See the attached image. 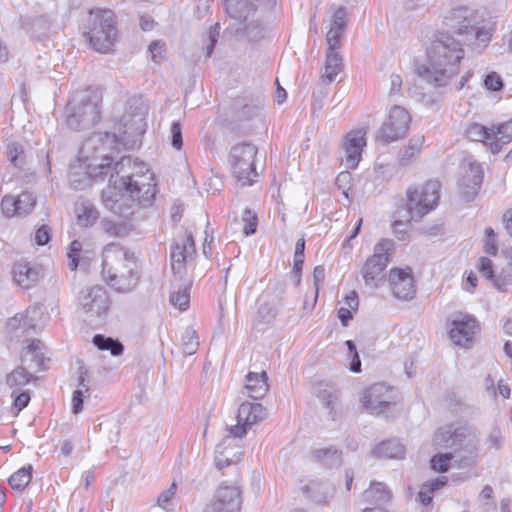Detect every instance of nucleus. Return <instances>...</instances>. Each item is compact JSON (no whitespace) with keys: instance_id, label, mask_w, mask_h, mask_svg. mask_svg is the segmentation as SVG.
<instances>
[{"instance_id":"nucleus-1","label":"nucleus","mask_w":512,"mask_h":512,"mask_svg":"<svg viewBox=\"0 0 512 512\" xmlns=\"http://www.w3.org/2000/svg\"><path fill=\"white\" fill-rule=\"evenodd\" d=\"M117 144L116 135L107 132L96 133L88 138L81 151L84 153L93 149L95 154L102 157V162L86 165L84 169L90 182L91 180H104L111 171L118 175L125 167H131L132 164L135 167H140L141 173L122 176L119 182H114L113 187L109 186L102 192V200L106 208L124 219H130L139 207L152 205L156 195V182L154 174L148 168H146V172L142 171L145 164L138 163L131 156H123L112 166L113 158L104 152L107 148H115Z\"/></svg>"},{"instance_id":"nucleus-2","label":"nucleus","mask_w":512,"mask_h":512,"mask_svg":"<svg viewBox=\"0 0 512 512\" xmlns=\"http://www.w3.org/2000/svg\"><path fill=\"white\" fill-rule=\"evenodd\" d=\"M464 49L448 32H439L427 49V64L419 75L434 87H445L459 73Z\"/></svg>"},{"instance_id":"nucleus-3","label":"nucleus","mask_w":512,"mask_h":512,"mask_svg":"<svg viewBox=\"0 0 512 512\" xmlns=\"http://www.w3.org/2000/svg\"><path fill=\"white\" fill-rule=\"evenodd\" d=\"M102 256L103 281L117 293L133 292L142 277V270L135 252L112 242L104 247Z\"/></svg>"},{"instance_id":"nucleus-4","label":"nucleus","mask_w":512,"mask_h":512,"mask_svg":"<svg viewBox=\"0 0 512 512\" xmlns=\"http://www.w3.org/2000/svg\"><path fill=\"white\" fill-rule=\"evenodd\" d=\"M443 23L448 31L462 37L465 45L482 51L492 40L495 28L485 22L480 13L468 6H459L447 12Z\"/></svg>"},{"instance_id":"nucleus-5","label":"nucleus","mask_w":512,"mask_h":512,"mask_svg":"<svg viewBox=\"0 0 512 512\" xmlns=\"http://www.w3.org/2000/svg\"><path fill=\"white\" fill-rule=\"evenodd\" d=\"M479 435L472 427L454 424L439 428L433 437L436 449H452L461 466L474 464L478 457Z\"/></svg>"},{"instance_id":"nucleus-6","label":"nucleus","mask_w":512,"mask_h":512,"mask_svg":"<svg viewBox=\"0 0 512 512\" xmlns=\"http://www.w3.org/2000/svg\"><path fill=\"white\" fill-rule=\"evenodd\" d=\"M101 96L84 90L73 94L66 108V124L71 130L87 129L100 119Z\"/></svg>"},{"instance_id":"nucleus-7","label":"nucleus","mask_w":512,"mask_h":512,"mask_svg":"<svg viewBox=\"0 0 512 512\" xmlns=\"http://www.w3.org/2000/svg\"><path fill=\"white\" fill-rule=\"evenodd\" d=\"M115 18L114 12L109 9L89 11V25L83 36L95 51L108 53L112 50L117 38Z\"/></svg>"},{"instance_id":"nucleus-8","label":"nucleus","mask_w":512,"mask_h":512,"mask_svg":"<svg viewBox=\"0 0 512 512\" xmlns=\"http://www.w3.org/2000/svg\"><path fill=\"white\" fill-rule=\"evenodd\" d=\"M257 147L250 142L238 143L231 147L228 163L231 173L241 186H250L258 177L256 171Z\"/></svg>"},{"instance_id":"nucleus-9","label":"nucleus","mask_w":512,"mask_h":512,"mask_svg":"<svg viewBox=\"0 0 512 512\" xmlns=\"http://www.w3.org/2000/svg\"><path fill=\"white\" fill-rule=\"evenodd\" d=\"M395 249V243L391 239H381L361 269V274L367 286L377 288L384 279V270L390 262Z\"/></svg>"},{"instance_id":"nucleus-10","label":"nucleus","mask_w":512,"mask_h":512,"mask_svg":"<svg viewBox=\"0 0 512 512\" xmlns=\"http://www.w3.org/2000/svg\"><path fill=\"white\" fill-rule=\"evenodd\" d=\"M441 184L437 180H429L421 187L409 188L407 194V210L412 219H421L435 209L440 198Z\"/></svg>"},{"instance_id":"nucleus-11","label":"nucleus","mask_w":512,"mask_h":512,"mask_svg":"<svg viewBox=\"0 0 512 512\" xmlns=\"http://www.w3.org/2000/svg\"><path fill=\"white\" fill-rule=\"evenodd\" d=\"M411 122V117L403 107L395 105L390 109L388 118L383 122L377 133V140L388 144L403 138Z\"/></svg>"},{"instance_id":"nucleus-12","label":"nucleus","mask_w":512,"mask_h":512,"mask_svg":"<svg viewBox=\"0 0 512 512\" xmlns=\"http://www.w3.org/2000/svg\"><path fill=\"white\" fill-rule=\"evenodd\" d=\"M195 254V242L191 232L186 233L184 238L173 241L170 246V263L173 274L182 279L187 271V262L193 259Z\"/></svg>"},{"instance_id":"nucleus-13","label":"nucleus","mask_w":512,"mask_h":512,"mask_svg":"<svg viewBox=\"0 0 512 512\" xmlns=\"http://www.w3.org/2000/svg\"><path fill=\"white\" fill-rule=\"evenodd\" d=\"M266 417V409L260 403L243 402L237 413V424L228 428L231 438H242L247 429Z\"/></svg>"},{"instance_id":"nucleus-14","label":"nucleus","mask_w":512,"mask_h":512,"mask_svg":"<svg viewBox=\"0 0 512 512\" xmlns=\"http://www.w3.org/2000/svg\"><path fill=\"white\" fill-rule=\"evenodd\" d=\"M78 300L85 313L96 317L107 314L111 304L108 292L99 285L81 290Z\"/></svg>"},{"instance_id":"nucleus-15","label":"nucleus","mask_w":512,"mask_h":512,"mask_svg":"<svg viewBox=\"0 0 512 512\" xmlns=\"http://www.w3.org/2000/svg\"><path fill=\"white\" fill-rule=\"evenodd\" d=\"M478 331L477 319L473 315L459 312L453 316L449 336L456 345L468 347Z\"/></svg>"},{"instance_id":"nucleus-16","label":"nucleus","mask_w":512,"mask_h":512,"mask_svg":"<svg viewBox=\"0 0 512 512\" xmlns=\"http://www.w3.org/2000/svg\"><path fill=\"white\" fill-rule=\"evenodd\" d=\"M242 505L241 490L237 486L220 485L214 498L204 512H240Z\"/></svg>"},{"instance_id":"nucleus-17","label":"nucleus","mask_w":512,"mask_h":512,"mask_svg":"<svg viewBox=\"0 0 512 512\" xmlns=\"http://www.w3.org/2000/svg\"><path fill=\"white\" fill-rule=\"evenodd\" d=\"M224 5L228 16L240 24L254 17L258 8H273L276 0H224Z\"/></svg>"},{"instance_id":"nucleus-18","label":"nucleus","mask_w":512,"mask_h":512,"mask_svg":"<svg viewBox=\"0 0 512 512\" xmlns=\"http://www.w3.org/2000/svg\"><path fill=\"white\" fill-rule=\"evenodd\" d=\"M392 399V390L388 386L375 383L363 392L361 402L370 414L379 415L390 406Z\"/></svg>"},{"instance_id":"nucleus-19","label":"nucleus","mask_w":512,"mask_h":512,"mask_svg":"<svg viewBox=\"0 0 512 512\" xmlns=\"http://www.w3.org/2000/svg\"><path fill=\"white\" fill-rule=\"evenodd\" d=\"M389 283L392 294L400 300H410L415 296L416 289L412 270L394 268L389 273Z\"/></svg>"},{"instance_id":"nucleus-20","label":"nucleus","mask_w":512,"mask_h":512,"mask_svg":"<svg viewBox=\"0 0 512 512\" xmlns=\"http://www.w3.org/2000/svg\"><path fill=\"white\" fill-rule=\"evenodd\" d=\"M483 181V170L476 161H469L464 166V172L459 182L462 197L466 201H472L478 194Z\"/></svg>"},{"instance_id":"nucleus-21","label":"nucleus","mask_w":512,"mask_h":512,"mask_svg":"<svg viewBox=\"0 0 512 512\" xmlns=\"http://www.w3.org/2000/svg\"><path fill=\"white\" fill-rule=\"evenodd\" d=\"M365 145V132L362 130L351 131L345 136L342 148L347 168L355 169L358 166Z\"/></svg>"},{"instance_id":"nucleus-22","label":"nucleus","mask_w":512,"mask_h":512,"mask_svg":"<svg viewBox=\"0 0 512 512\" xmlns=\"http://www.w3.org/2000/svg\"><path fill=\"white\" fill-rule=\"evenodd\" d=\"M465 136L471 141L482 142L493 154L500 152V147L495 141V135L490 132V128L479 123H470L466 130Z\"/></svg>"},{"instance_id":"nucleus-23","label":"nucleus","mask_w":512,"mask_h":512,"mask_svg":"<svg viewBox=\"0 0 512 512\" xmlns=\"http://www.w3.org/2000/svg\"><path fill=\"white\" fill-rule=\"evenodd\" d=\"M39 270L30 263L20 261L15 263L13 267V278L17 285L23 289H29L39 280Z\"/></svg>"},{"instance_id":"nucleus-24","label":"nucleus","mask_w":512,"mask_h":512,"mask_svg":"<svg viewBox=\"0 0 512 512\" xmlns=\"http://www.w3.org/2000/svg\"><path fill=\"white\" fill-rule=\"evenodd\" d=\"M347 25V11L346 8L339 7L332 16L330 29L326 35L328 47H339L340 38L343 35Z\"/></svg>"},{"instance_id":"nucleus-25","label":"nucleus","mask_w":512,"mask_h":512,"mask_svg":"<svg viewBox=\"0 0 512 512\" xmlns=\"http://www.w3.org/2000/svg\"><path fill=\"white\" fill-rule=\"evenodd\" d=\"M267 380L268 377L264 371L261 373L249 372L246 376L245 385L248 396L255 400L263 398L269 390Z\"/></svg>"},{"instance_id":"nucleus-26","label":"nucleus","mask_w":512,"mask_h":512,"mask_svg":"<svg viewBox=\"0 0 512 512\" xmlns=\"http://www.w3.org/2000/svg\"><path fill=\"white\" fill-rule=\"evenodd\" d=\"M337 48L338 47L327 48L324 73L321 75L322 81L326 84L333 82L343 67V59L336 51Z\"/></svg>"},{"instance_id":"nucleus-27","label":"nucleus","mask_w":512,"mask_h":512,"mask_svg":"<svg viewBox=\"0 0 512 512\" xmlns=\"http://www.w3.org/2000/svg\"><path fill=\"white\" fill-rule=\"evenodd\" d=\"M43 347L44 344L40 340H31L30 343L25 348H23L22 362L25 363L29 358L31 362H34V366L29 365V368L46 369V358L44 357V354L42 352Z\"/></svg>"},{"instance_id":"nucleus-28","label":"nucleus","mask_w":512,"mask_h":512,"mask_svg":"<svg viewBox=\"0 0 512 512\" xmlns=\"http://www.w3.org/2000/svg\"><path fill=\"white\" fill-rule=\"evenodd\" d=\"M311 455L315 462L327 467H338L342 463V452L333 446L315 449Z\"/></svg>"},{"instance_id":"nucleus-29","label":"nucleus","mask_w":512,"mask_h":512,"mask_svg":"<svg viewBox=\"0 0 512 512\" xmlns=\"http://www.w3.org/2000/svg\"><path fill=\"white\" fill-rule=\"evenodd\" d=\"M391 496V491L382 482H372L363 493L364 501L369 504L387 503Z\"/></svg>"},{"instance_id":"nucleus-30","label":"nucleus","mask_w":512,"mask_h":512,"mask_svg":"<svg viewBox=\"0 0 512 512\" xmlns=\"http://www.w3.org/2000/svg\"><path fill=\"white\" fill-rule=\"evenodd\" d=\"M371 453L375 457L387 459H400L404 456V446L396 440H387L377 445Z\"/></svg>"},{"instance_id":"nucleus-31","label":"nucleus","mask_w":512,"mask_h":512,"mask_svg":"<svg viewBox=\"0 0 512 512\" xmlns=\"http://www.w3.org/2000/svg\"><path fill=\"white\" fill-rule=\"evenodd\" d=\"M425 138L423 135H416L412 137L407 146L404 148L401 157L399 159V164L401 166H407L409 165L416 157L419 156L423 144H424Z\"/></svg>"},{"instance_id":"nucleus-32","label":"nucleus","mask_w":512,"mask_h":512,"mask_svg":"<svg viewBox=\"0 0 512 512\" xmlns=\"http://www.w3.org/2000/svg\"><path fill=\"white\" fill-rule=\"evenodd\" d=\"M232 441H233V438H231V435H227L216 446L215 465L218 469H223L225 467H228L238 460V458L235 459L234 456L230 457V453L227 452V447L230 446Z\"/></svg>"},{"instance_id":"nucleus-33","label":"nucleus","mask_w":512,"mask_h":512,"mask_svg":"<svg viewBox=\"0 0 512 512\" xmlns=\"http://www.w3.org/2000/svg\"><path fill=\"white\" fill-rule=\"evenodd\" d=\"M243 25L242 31L243 34L250 41H259L263 39L266 35V26L263 21L259 18L254 19L253 17L249 18L246 23H241Z\"/></svg>"},{"instance_id":"nucleus-34","label":"nucleus","mask_w":512,"mask_h":512,"mask_svg":"<svg viewBox=\"0 0 512 512\" xmlns=\"http://www.w3.org/2000/svg\"><path fill=\"white\" fill-rule=\"evenodd\" d=\"M92 342L99 350L110 351L113 356H120L124 351V346L119 340L102 334H96Z\"/></svg>"},{"instance_id":"nucleus-35","label":"nucleus","mask_w":512,"mask_h":512,"mask_svg":"<svg viewBox=\"0 0 512 512\" xmlns=\"http://www.w3.org/2000/svg\"><path fill=\"white\" fill-rule=\"evenodd\" d=\"M490 132L495 135V141L502 149L503 145H506L512 141V119L499 124H493L490 127Z\"/></svg>"},{"instance_id":"nucleus-36","label":"nucleus","mask_w":512,"mask_h":512,"mask_svg":"<svg viewBox=\"0 0 512 512\" xmlns=\"http://www.w3.org/2000/svg\"><path fill=\"white\" fill-rule=\"evenodd\" d=\"M32 377L33 376L30 372H28L24 367L19 366L7 375L6 384L10 388L19 390L21 387L28 384Z\"/></svg>"},{"instance_id":"nucleus-37","label":"nucleus","mask_w":512,"mask_h":512,"mask_svg":"<svg viewBox=\"0 0 512 512\" xmlns=\"http://www.w3.org/2000/svg\"><path fill=\"white\" fill-rule=\"evenodd\" d=\"M32 479V466L28 465L13 473L8 482L12 489L22 491Z\"/></svg>"},{"instance_id":"nucleus-38","label":"nucleus","mask_w":512,"mask_h":512,"mask_svg":"<svg viewBox=\"0 0 512 512\" xmlns=\"http://www.w3.org/2000/svg\"><path fill=\"white\" fill-rule=\"evenodd\" d=\"M182 351L185 355H193L199 347V339L192 327H187L181 337Z\"/></svg>"},{"instance_id":"nucleus-39","label":"nucleus","mask_w":512,"mask_h":512,"mask_svg":"<svg viewBox=\"0 0 512 512\" xmlns=\"http://www.w3.org/2000/svg\"><path fill=\"white\" fill-rule=\"evenodd\" d=\"M69 183L76 190H82L89 186L88 176L85 173L83 165H78L70 168Z\"/></svg>"},{"instance_id":"nucleus-40","label":"nucleus","mask_w":512,"mask_h":512,"mask_svg":"<svg viewBox=\"0 0 512 512\" xmlns=\"http://www.w3.org/2000/svg\"><path fill=\"white\" fill-rule=\"evenodd\" d=\"M99 218L98 210L90 203H83L78 211V222L81 226H91Z\"/></svg>"},{"instance_id":"nucleus-41","label":"nucleus","mask_w":512,"mask_h":512,"mask_svg":"<svg viewBox=\"0 0 512 512\" xmlns=\"http://www.w3.org/2000/svg\"><path fill=\"white\" fill-rule=\"evenodd\" d=\"M7 157L10 163L16 168H22L25 164V153L23 146L12 142L7 145Z\"/></svg>"},{"instance_id":"nucleus-42","label":"nucleus","mask_w":512,"mask_h":512,"mask_svg":"<svg viewBox=\"0 0 512 512\" xmlns=\"http://www.w3.org/2000/svg\"><path fill=\"white\" fill-rule=\"evenodd\" d=\"M456 458L455 461L459 462L458 454L452 453H438L434 455L431 459V467L433 470L444 473L448 471L450 461Z\"/></svg>"},{"instance_id":"nucleus-43","label":"nucleus","mask_w":512,"mask_h":512,"mask_svg":"<svg viewBox=\"0 0 512 512\" xmlns=\"http://www.w3.org/2000/svg\"><path fill=\"white\" fill-rule=\"evenodd\" d=\"M18 206V216L29 214L36 205V200L30 192H23L16 198Z\"/></svg>"},{"instance_id":"nucleus-44","label":"nucleus","mask_w":512,"mask_h":512,"mask_svg":"<svg viewBox=\"0 0 512 512\" xmlns=\"http://www.w3.org/2000/svg\"><path fill=\"white\" fill-rule=\"evenodd\" d=\"M190 287L189 286H183L179 290L174 291L170 295V301L175 306L178 307L180 310L184 311L189 306V299H190Z\"/></svg>"},{"instance_id":"nucleus-45","label":"nucleus","mask_w":512,"mask_h":512,"mask_svg":"<svg viewBox=\"0 0 512 512\" xmlns=\"http://www.w3.org/2000/svg\"><path fill=\"white\" fill-rule=\"evenodd\" d=\"M102 230L112 237H124L128 234L126 225L122 223H116L109 219H103L101 221Z\"/></svg>"},{"instance_id":"nucleus-46","label":"nucleus","mask_w":512,"mask_h":512,"mask_svg":"<svg viewBox=\"0 0 512 512\" xmlns=\"http://www.w3.org/2000/svg\"><path fill=\"white\" fill-rule=\"evenodd\" d=\"M324 484L318 480H309V482L302 486V492L312 500L320 502L322 500L321 490Z\"/></svg>"},{"instance_id":"nucleus-47","label":"nucleus","mask_w":512,"mask_h":512,"mask_svg":"<svg viewBox=\"0 0 512 512\" xmlns=\"http://www.w3.org/2000/svg\"><path fill=\"white\" fill-rule=\"evenodd\" d=\"M220 35V24L216 23L213 26L210 27L207 34L204 36V44L206 49V56L210 57L214 47L218 41Z\"/></svg>"},{"instance_id":"nucleus-48","label":"nucleus","mask_w":512,"mask_h":512,"mask_svg":"<svg viewBox=\"0 0 512 512\" xmlns=\"http://www.w3.org/2000/svg\"><path fill=\"white\" fill-rule=\"evenodd\" d=\"M318 398L322 405L332 414L338 401V392L335 389H324L319 392Z\"/></svg>"},{"instance_id":"nucleus-49","label":"nucleus","mask_w":512,"mask_h":512,"mask_svg":"<svg viewBox=\"0 0 512 512\" xmlns=\"http://www.w3.org/2000/svg\"><path fill=\"white\" fill-rule=\"evenodd\" d=\"M242 221L245 223L243 232L246 236L252 235L257 230L258 225V218L257 215L250 210L249 208H246L242 214Z\"/></svg>"},{"instance_id":"nucleus-50","label":"nucleus","mask_w":512,"mask_h":512,"mask_svg":"<svg viewBox=\"0 0 512 512\" xmlns=\"http://www.w3.org/2000/svg\"><path fill=\"white\" fill-rule=\"evenodd\" d=\"M37 315V309H27L25 313H23V333L36 331L38 328V324L36 322Z\"/></svg>"},{"instance_id":"nucleus-51","label":"nucleus","mask_w":512,"mask_h":512,"mask_svg":"<svg viewBox=\"0 0 512 512\" xmlns=\"http://www.w3.org/2000/svg\"><path fill=\"white\" fill-rule=\"evenodd\" d=\"M262 110L263 104L261 102L251 101L242 106L240 113L243 119H251L252 117L259 116Z\"/></svg>"},{"instance_id":"nucleus-52","label":"nucleus","mask_w":512,"mask_h":512,"mask_svg":"<svg viewBox=\"0 0 512 512\" xmlns=\"http://www.w3.org/2000/svg\"><path fill=\"white\" fill-rule=\"evenodd\" d=\"M485 236L484 251L489 255L495 256L498 252V246L494 230L491 227H487L485 229Z\"/></svg>"},{"instance_id":"nucleus-53","label":"nucleus","mask_w":512,"mask_h":512,"mask_svg":"<svg viewBox=\"0 0 512 512\" xmlns=\"http://www.w3.org/2000/svg\"><path fill=\"white\" fill-rule=\"evenodd\" d=\"M82 249V244L78 240H74L70 244L68 258L69 263L68 266L71 270H75L78 267L79 263V255Z\"/></svg>"},{"instance_id":"nucleus-54","label":"nucleus","mask_w":512,"mask_h":512,"mask_svg":"<svg viewBox=\"0 0 512 512\" xmlns=\"http://www.w3.org/2000/svg\"><path fill=\"white\" fill-rule=\"evenodd\" d=\"M171 133V145L173 148L180 150L183 145L182 138V125L179 121H174L170 128Z\"/></svg>"},{"instance_id":"nucleus-55","label":"nucleus","mask_w":512,"mask_h":512,"mask_svg":"<svg viewBox=\"0 0 512 512\" xmlns=\"http://www.w3.org/2000/svg\"><path fill=\"white\" fill-rule=\"evenodd\" d=\"M1 209L6 217L18 216V206L16 198L5 196L1 201Z\"/></svg>"},{"instance_id":"nucleus-56","label":"nucleus","mask_w":512,"mask_h":512,"mask_svg":"<svg viewBox=\"0 0 512 512\" xmlns=\"http://www.w3.org/2000/svg\"><path fill=\"white\" fill-rule=\"evenodd\" d=\"M485 87L490 91H499L503 88V80L496 72H490L484 79Z\"/></svg>"},{"instance_id":"nucleus-57","label":"nucleus","mask_w":512,"mask_h":512,"mask_svg":"<svg viewBox=\"0 0 512 512\" xmlns=\"http://www.w3.org/2000/svg\"><path fill=\"white\" fill-rule=\"evenodd\" d=\"M479 262V271L482 276L497 284L496 280L494 279L495 275L493 270V262L487 257H481Z\"/></svg>"},{"instance_id":"nucleus-58","label":"nucleus","mask_w":512,"mask_h":512,"mask_svg":"<svg viewBox=\"0 0 512 512\" xmlns=\"http://www.w3.org/2000/svg\"><path fill=\"white\" fill-rule=\"evenodd\" d=\"M151 54V59L159 63L163 59V53L165 52V43L162 41H153L148 47Z\"/></svg>"},{"instance_id":"nucleus-59","label":"nucleus","mask_w":512,"mask_h":512,"mask_svg":"<svg viewBox=\"0 0 512 512\" xmlns=\"http://www.w3.org/2000/svg\"><path fill=\"white\" fill-rule=\"evenodd\" d=\"M177 485L175 482H173L169 488L162 491L160 495L158 496V505L163 508H167L168 504L176 494Z\"/></svg>"},{"instance_id":"nucleus-60","label":"nucleus","mask_w":512,"mask_h":512,"mask_svg":"<svg viewBox=\"0 0 512 512\" xmlns=\"http://www.w3.org/2000/svg\"><path fill=\"white\" fill-rule=\"evenodd\" d=\"M51 239V230L47 225H42L35 233V242L37 245H45Z\"/></svg>"},{"instance_id":"nucleus-61","label":"nucleus","mask_w":512,"mask_h":512,"mask_svg":"<svg viewBox=\"0 0 512 512\" xmlns=\"http://www.w3.org/2000/svg\"><path fill=\"white\" fill-rule=\"evenodd\" d=\"M83 402V389H76L72 394V412L74 414H79L83 411Z\"/></svg>"},{"instance_id":"nucleus-62","label":"nucleus","mask_w":512,"mask_h":512,"mask_svg":"<svg viewBox=\"0 0 512 512\" xmlns=\"http://www.w3.org/2000/svg\"><path fill=\"white\" fill-rule=\"evenodd\" d=\"M325 278V268L322 265H318L314 268L313 271V280L315 285V296L314 301L316 302L318 298L319 285L324 281Z\"/></svg>"},{"instance_id":"nucleus-63","label":"nucleus","mask_w":512,"mask_h":512,"mask_svg":"<svg viewBox=\"0 0 512 512\" xmlns=\"http://www.w3.org/2000/svg\"><path fill=\"white\" fill-rule=\"evenodd\" d=\"M402 83H403V81H402V78H401L400 75L392 74L390 76V88H389V91H388V95L390 97H392L394 95L400 94Z\"/></svg>"},{"instance_id":"nucleus-64","label":"nucleus","mask_w":512,"mask_h":512,"mask_svg":"<svg viewBox=\"0 0 512 512\" xmlns=\"http://www.w3.org/2000/svg\"><path fill=\"white\" fill-rule=\"evenodd\" d=\"M7 329L11 332L21 330L23 332V314H16L7 321Z\"/></svg>"}]
</instances>
